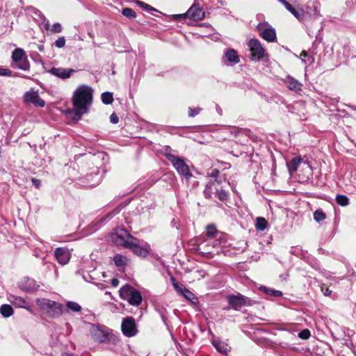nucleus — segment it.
I'll use <instances>...</instances> for the list:
<instances>
[{
	"label": "nucleus",
	"instance_id": "f257e3e1",
	"mask_svg": "<svg viewBox=\"0 0 356 356\" xmlns=\"http://www.w3.org/2000/svg\"><path fill=\"white\" fill-rule=\"evenodd\" d=\"M92 90L87 86H79L74 92L72 104L74 109L66 112L68 118L78 122L84 113L88 111V106L92 101Z\"/></svg>",
	"mask_w": 356,
	"mask_h": 356
},
{
	"label": "nucleus",
	"instance_id": "f03ea898",
	"mask_svg": "<svg viewBox=\"0 0 356 356\" xmlns=\"http://www.w3.org/2000/svg\"><path fill=\"white\" fill-rule=\"evenodd\" d=\"M36 304L45 314L53 318L60 316L63 312L62 304L49 299H37Z\"/></svg>",
	"mask_w": 356,
	"mask_h": 356
},
{
	"label": "nucleus",
	"instance_id": "7ed1b4c3",
	"mask_svg": "<svg viewBox=\"0 0 356 356\" xmlns=\"http://www.w3.org/2000/svg\"><path fill=\"white\" fill-rule=\"evenodd\" d=\"M120 296L131 305L138 306L143 300L140 293L131 285H124L120 290Z\"/></svg>",
	"mask_w": 356,
	"mask_h": 356
},
{
	"label": "nucleus",
	"instance_id": "20e7f679",
	"mask_svg": "<svg viewBox=\"0 0 356 356\" xmlns=\"http://www.w3.org/2000/svg\"><path fill=\"white\" fill-rule=\"evenodd\" d=\"M165 157L169 161L171 162L177 172L179 175L184 176L187 181L192 177V174L189 170V168L185 163L184 159L170 153H166Z\"/></svg>",
	"mask_w": 356,
	"mask_h": 356
},
{
	"label": "nucleus",
	"instance_id": "39448f33",
	"mask_svg": "<svg viewBox=\"0 0 356 356\" xmlns=\"http://www.w3.org/2000/svg\"><path fill=\"white\" fill-rule=\"evenodd\" d=\"M206 235L207 236V243H211L215 247L224 245L225 243V235L224 233L217 230L213 224H209L207 226Z\"/></svg>",
	"mask_w": 356,
	"mask_h": 356
},
{
	"label": "nucleus",
	"instance_id": "423d86ee",
	"mask_svg": "<svg viewBox=\"0 0 356 356\" xmlns=\"http://www.w3.org/2000/svg\"><path fill=\"white\" fill-rule=\"evenodd\" d=\"M111 240L116 245L127 248L131 241H136V238L127 230L120 229L111 234Z\"/></svg>",
	"mask_w": 356,
	"mask_h": 356
},
{
	"label": "nucleus",
	"instance_id": "0eeeda50",
	"mask_svg": "<svg viewBox=\"0 0 356 356\" xmlns=\"http://www.w3.org/2000/svg\"><path fill=\"white\" fill-rule=\"evenodd\" d=\"M12 59L14 62L13 67L24 71L29 70V62L25 57V52L22 49H15L12 53Z\"/></svg>",
	"mask_w": 356,
	"mask_h": 356
},
{
	"label": "nucleus",
	"instance_id": "6e6552de",
	"mask_svg": "<svg viewBox=\"0 0 356 356\" xmlns=\"http://www.w3.org/2000/svg\"><path fill=\"white\" fill-rule=\"evenodd\" d=\"M259 35L265 40L272 42L276 40V32L275 29L267 23H259L257 26Z\"/></svg>",
	"mask_w": 356,
	"mask_h": 356
},
{
	"label": "nucleus",
	"instance_id": "1a4fd4ad",
	"mask_svg": "<svg viewBox=\"0 0 356 356\" xmlns=\"http://www.w3.org/2000/svg\"><path fill=\"white\" fill-rule=\"evenodd\" d=\"M121 330L123 334L128 337L135 336L138 333L136 321L133 317L129 316L122 320Z\"/></svg>",
	"mask_w": 356,
	"mask_h": 356
},
{
	"label": "nucleus",
	"instance_id": "9d476101",
	"mask_svg": "<svg viewBox=\"0 0 356 356\" xmlns=\"http://www.w3.org/2000/svg\"><path fill=\"white\" fill-rule=\"evenodd\" d=\"M248 47L251 51L252 60H259L264 58L265 50L257 39H251L248 42Z\"/></svg>",
	"mask_w": 356,
	"mask_h": 356
},
{
	"label": "nucleus",
	"instance_id": "9b49d317",
	"mask_svg": "<svg viewBox=\"0 0 356 356\" xmlns=\"http://www.w3.org/2000/svg\"><path fill=\"white\" fill-rule=\"evenodd\" d=\"M227 299L229 305L236 310L240 309L243 306L252 305V300L250 298L241 294L229 296Z\"/></svg>",
	"mask_w": 356,
	"mask_h": 356
},
{
	"label": "nucleus",
	"instance_id": "f8f14e48",
	"mask_svg": "<svg viewBox=\"0 0 356 356\" xmlns=\"http://www.w3.org/2000/svg\"><path fill=\"white\" fill-rule=\"evenodd\" d=\"M127 249L131 250L136 255L140 257H146L150 252L151 248L149 245L145 244V245H140L138 241L132 240Z\"/></svg>",
	"mask_w": 356,
	"mask_h": 356
},
{
	"label": "nucleus",
	"instance_id": "ddd939ff",
	"mask_svg": "<svg viewBox=\"0 0 356 356\" xmlns=\"http://www.w3.org/2000/svg\"><path fill=\"white\" fill-rule=\"evenodd\" d=\"M24 100L26 102L33 104L35 106L41 108L44 107L45 104L44 101L40 97L38 92L33 90L26 92Z\"/></svg>",
	"mask_w": 356,
	"mask_h": 356
},
{
	"label": "nucleus",
	"instance_id": "4468645a",
	"mask_svg": "<svg viewBox=\"0 0 356 356\" xmlns=\"http://www.w3.org/2000/svg\"><path fill=\"white\" fill-rule=\"evenodd\" d=\"M75 72L73 69H66L63 67H52L49 70V72L61 79H66L71 76Z\"/></svg>",
	"mask_w": 356,
	"mask_h": 356
},
{
	"label": "nucleus",
	"instance_id": "2eb2a0df",
	"mask_svg": "<svg viewBox=\"0 0 356 356\" xmlns=\"http://www.w3.org/2000/svg\"><path fill=\"white\" fill-rule=\"evenodd\" d=\"M54 254L58 262L61 265L67 264L70 259L71 254L68 249L65 248H56Z\"/></svg>",
	"mask_w": 356,
	"mask_h": 356
},
{
	"label": "nucleus",
	"instance_id": "dca6fc26",
	"mask_svg": "<svg viewBox=\"0 0 356 356\" xmlns=\"http://www.w3.org/2000/svg\"><path fill=\"white\" fill-rule=\"evenodd\" d=\"M39 287L35 280L30 277H24L19 283V288L26 292H33Z\"/></svg>",
	"mask_w": 356,
	"mask_h": 356
},
{
	"label": "nucleus",
	"instance_id": "f3484780",
	"mask_svg": "<svg viewBox=\"0 0 356 356\" xmlns=\"http://www.w3.org/2000/svg\"><path fill=\"white\" fill-rule=\"evenodd\" d=\"M93 339L99 343H102L108 339L109 334L98 327H93L91 331Z\"/></svg>",
	"mask_w": 356,
	"mask_h": 356
},
{
	"label": "nucleus",
	"instance_id": "a211bd4d",
	"mask_svg": "<svg viewBox=\"0 0 356 356\" xmlns=\"http://www.w3.org/2000/svg\"><path fill=\"white\" fill-rule=\"evenodd\" d=\"M198 12H199V14H194L193 8H190L186 13L180 14V15H174L172 16V18L174 19L179 20V19H186V17H188L190 19L197 20V19H201V17L202 16V10H199Z\"/></svg>",
	"mask_w": 356,
	"mask_h": 356
},
{
	"label": "nucleus",
	"instance_id": "6ab92c4d",
	"mask_svg": "<svg viewBox=\"0 0 356 356\" xmlns=\"http://www.w3.org/2000/svg\"><path fill=\"white\" fill-rule=\"evenodd\" d=\"M225 58L231 65H234L239 63L240 59L237 51L234 49H228L224 53Z\"/></svg>",
	"mask_w": 356,
	"mask_h": 356
},
{
	"label": "nucleus",
	"instance_id": "aec40b11",
	"mask_svg": "<svg viewBox=\"0 0 356 356\" xmlns=\"http://www.w3.org/2000/svg\"><path fill=\"white\" fill-rule=\"evenodd\" d=\"M284 83L287 86V88L290 90H293L294 92H298L302 90V83H300L298 80L295 79L291 76H287L284 79Z\"/></svg>",
	"mask_w": 356,
	"mask_h": 356
},
{
	"label": "nucleus",
	"instance_id": "412c9836",
	"mask_svg": "<svg viewBox=\"0 0 356 356\" xmlns=\"http://www.w3.org/2000/svg\"><path fill=\"white\" fill-rule=\"evenodd\" d=\"M220 181L215 179L214 181H209L205 187L204 191V195L206 198H211L212 197V194L215 193V188L217 187V184H219Z\"/></svg>",
	"mask_w": 356,
	"mask_h": 356
},
{
	"label": "nucleus",
	"instance_id": "4be33fe9",
	"mask_svg": "<svg viewBox=\"0 0 356 356\" xmlns=\"http://www.w3.org/2000/svg\"><path fill=\"white\" fill-rule=\"evenodd\" d=\"M8 299L13 305L18 307L26 308L29 305L25 299L15 295H9Z\"/></svg>",
	"mask_w": 356,
	"mask_h": 356
},
{
	"label": "nucleus",
	"instance_id": "5701e85b",
	"mask_svg": "<svg viewBox=\"0 0 356 356\" xmlns=\"http://www.w3.org/2000/svg\"><path fill=\"white\" fill-rule=\"evenodd\" d=\"M113 261L118 268H123L129 264V259L122 254H117L113 257Z\"/></svg>",
	"mask_w": 356,
	"mask_h": 356
},
{
	"label": "nucleus",
	"instance_id": "b1692460",
	"mask_svg": "<svg viewBox=\"0 0 356 356\" xmlns=\"http://www.w3.org/2000/svg\"><path fill=\"white\" fill-rule=\"evenodd\" d=\"M302 162V159L300 156H296L293 158L289 162L287 163V167L289 169V171L291 172H296L300 164Z\"/></svg>",
	"mask_w": 356,
	"mask_h": 356
},
{
	"label": "nucleus",
	"instance_id": "393cba45",
	"mask_svg": "<svg viewBox=\"0 0 356 356\" xmlns=\"http://www.w3.org/2000/svg\"><path fill=\"white\" fill-rule=\"evenodd\" d=\"M0 314L3 317L8 318L13 314V309L10 305H2L0 307Z\"/></svg>",
	"mask_w": 356,
	"mask_h": 356
},
{
	"label": "nucleus",
	"instance_id": "a878e982",
	"mask_svg": "<svg viewBox=\"0 0 356 356\" xmlns=\"http://www.w3.org/2000/svg\"><path fill=\"white\" fill-rule=\"evenodd\" d=\"M259 289L264 292L266 294L275 296V297H280L282 296V292L278 290H275L271 288H268L264 286H260Z\"/></svg>",
	"mask_w": 356,
	"mask_h": 356
},
{
	"label": "nucleus",
	"instance_id": "bb28decb",
	"mask_svg": "<svg viewBox=\"0 0 356 356\" xmlns=\"http://www.w3.org/2000/svg\"><path fill=\"white\" fill-rule=\"evenodd\" d=\"M171 280L172 282V286L174 289L178 293L181 295H183L184 293H189L188 289H186L184 284L175 282V280L174 278H172Z\"/></svg>",
	"mask_w": 356,
	"mask_h": 356
},
{
	"label": "nucleus",
	"instance_id": "cd10ccee",
	"mask_svg": "<svg viewBox=\"0 0 356 356\" xmlns=\"http://www.w3.org/2000/svg\"><path fill=\"white\" fill-rule=\"evenodd\" d=\"M102 101L105 104H111L113 102V93L110 92H104L101 96Z\"/></svg>",
	"mask_w": 356,
	"mask_h": 356
},
{
	"label": "nucleus",
	"instance_id": "c85d7f7f",
	"mask_svg": "<svg viewBox=\"0 0 356 356\" xmlns=\"http://www.w3.org/2000/svg\"><path fill=\"white\" fill-rule=\"evenodd\" d=\"M337 203L342 207H345L349 204V199L345 195H337L336 197Z\"/></svg>",
	"mask_w": 356,
	"mask_h": 356
},
{
	"label": "nucleus",
	"instance_id": "c756f323",
	"mask_svg": "<svg viewBox=\"0 0 356 356\" xmlns=\"http://www.w3.org/2000/svg\"><path fill=\"white\" fill-rule=\"evenodd\" d=\"M267 221L265 218L258 217L256 222V228L258 230L264 231L267 227Z\"/></svg>",
	"mask_w": 356,
	"mask_h": 356
},
{
	"label": "nucleus",
	"instance_id": "7c9ffc66",
	"mask_svg": "<svg viewBox=\"0 0 356 356\" xmlns=\"http://www.w3.org/2000/svg\"><path fill=\"white\" fill-rule=\"evenodd\" d=\"M135 3L139 7H140L141 8H143V10H146V11H155V12H158V10L153 8L152 6H151L150 5L143 2V1H139V0H136L135 1Z\"/></svg>",
	"mask_w": 356,
	"mask_h": 356
},
{
	"label": "nucleus",
	"instance_id": "2f4dec72",
	"mask_svg": "<svg viewBox=\"0 0 356 356\" xmlns=\"http://www.w3.org/2000/svg\"><path fill=\"white\" fill-rule=\"evenodd\" d=\"M291 13L298 20H302L305 15V10L302 8H293Z\"/></svg>",
	"mask_w": 356,
	"mask_h": 356
},
{
	"label": "nucleus",
	"instance_id": "473e14b6",
	"mask_svg": "<svg viewBox=\"0 0 356 356\" xmlns=\"http://www.w3.org/2000/svg\"><path fill=\"white\" fill-rule=\"evenodd\" d=\"M215 188V194L218 197V198L221 201H225L227 200L228 196V193L225 190H219L217 187Z\"/></svg>",
	"mask_w": 356,
	"mask_h": 356
},
{
	"label": "nucleus",
	"instance_id": "72a5a7b5",
	"mask_svg": "<svg viewBox=\"0 0 356 356\" xmlns=\"http://www.w3.org/2000/svg\"><path fill=\"white\" fill-rule=\"evenodd\" d=\"M66 307H67L68 309L72 310V312H79L81 310V307L77 302L72 301L67 302L66 304Z\"/></svg>",
	"mask_w": 356,
	"mask_h": 356
},
{
	"label": "nucleus",
	"instance_id": "f704fd0d",
	"mask_svg": "<svg viewBox=\"0 0 356 356\" xmlns=\"http://www.w3.org/2000/svg\"><path fill=\"white\" fill-rule=\"evenodd\" d=\"M325 213L321 209H317L314 213V219L318 222L325 220Z\"/></svg>",
	"mask_w": 356,
	"mask_h": 356
},
{
	"label": "nucleus",
	"instance_id": "c9c22d12",
	"mask_svg": "<svg viewBox=\"0 0 356 356\" xmlns=\"http://www.w3.org/2000/svg\"><path fill=\"white\" fill-rule=\"evenodd\" d=\"M122 14L129 19H134L136 17V12L129 8H124L122 11Z\"/></svg>",
	"mask_w": 356,
	"mask_h": 356
},
{
	"label": "nucleus",
	"instance_id": "e433bc0d",
	"mask_svg": "<svg viewBox=\"0 0 356 356\" xmlns=\"http://www.w3.org/2000/svg\"><path fill=\"white\" fill-rule=\"evenodd\" d=\"M309 10L307 11V14L309 15L312 19H315L320 15L319 10L316 6L312 8H308Z\"/></svg>",
	"mask_w": 356,
	"mask_h": 356
},
{
	"label": "nucleus",
	"instance_id": "4c0bfd02",
	"mask_svg": "<svg viewBox=\"0 0 356 356\" xmlns=\"http://www.w3.org/2000/svg\"><path fill=\"white\" fill-rule=\"evenodd\" d=\"M188 293H184V294L182 296H184L187 300H188L191 301L192 302L195 303V301L197 300V298L189 290H188Z\"/></svg>",
	"mask_w": 356,
	"mask_h": 356
},
{
	"label": "nucleus",
	"instance_id": "58836bf2",
	"mask_svg": "<svg viewBox=\"0 0 356 356\" xmlns=\"http://www.w3.org/2000/svg\"><path fill=\"white\" fill-rule=\"evenodd\" d=\"M298 337L302 339H307L310 337V332L307 329L303 330L299 332Z\"/></svg>",
	"mask_w": 356,
	"mask_h": 356
},
{
	"label": "nucleus",
	"instance_id": "ea45409f",
	"mask_svg": "<svg viewBox=\"0 0 356 356\" xmlns=\"http://www.w3.org/2000/svg\"><path fill=\"white\" fill-rule=\"evenodd\" d=\"M65 44V37H60L55 42V46L58 48H62Z\"/></svg>",
	"mask_w": 356,
	"mask_h": 356
},
{
	"label": "nucleus",
	"instance_id": "a19ab883",
	"mask_svg": "<svg viewBox=\"0 0 356 356\" xmlns=\"http://www.w3.org/2000/svg\"><path fill=\"white\" fill-rule=\"evenodd\" d=\"M0 76H11L12 72L10 70L0 67Z\"/></svg>",
	"mask_w": 356,
	"mask_h": 356
},
{
	"label": "nucleus",
	"instance_id": "79ce46f5",
	"mask_svg": "<svg viewBox=\"0 0 356 356\" xmlns=\"http://www.w3.org/2000/svg\"><path fill=\"white\" fill-rule=\"evenodd\" d=\"M201 110H202V108H189V112H188L189 117L193 118V117L196 116L197 115L199 114V113L200 112Z\"/></svg>",
	"mask_w": 356,
	"mask_h": 356
},
{
	"label": "nucleus",
	"instance_id": "37998d69",
	"mask_svg": "<svg viewBox=\"0 0 356 356\" xmlns=\"http://www.w3.org/2000/svg\"><path fill=\"white\" fill-rule=\"evenodd\" d=\"M51 31H53L54 33H60L62 31V26H61L60 24H59V23L54 24L52 29H51Z\"/></svg>",
	"mask_w": 356,
	"mask_h": 356
},
{
	"label": "nucleus",
	"instance_id": "c03bdc74",
	"mask_svg": "<svg viewBox=\"0 0 356 356\" xmlns=\"http://www.w3.org/2000/svg\"><path fill=\"white\" fill-rule=\"evenodd\" d=\"M118 121H119V118L115 113H112L110 115V122L112 124H117L118 122Z\"/></svg>",
	"mask_w": 356,
	"mask_h": 356
},
{
	"label": "nucleus",
	"instance_id": "a18cd8bd",
	"mask_svg": "<svg viewBox=\"0 0 356 356\" xmlns=\"http://www.w3.org/2000/svg\"><path fill=\"white\" fill-rule=\"evenodd\" d=\"M214 346L216 349L220 353H225L226 352L227 348L224 346H221L220 343H213Z\"/></svg>",
	"mask_w": 356,
	"mask_h": 356
},
{
	"label": "nucleus",
	"instance_id": "49530a36",
	"mask_svg": "<svg viewBox=\"0 0 356 356\" xmlns=\"http://www.w3.org/2000/svg\"><path fill=\"white\" fill-rule=\"evenodd\" d=\"M31 181H32V183L35 186V187L37 188H39L40 187V184H41L40 180L35 179V178H33L31 179Z\"/></svg>",
	"mask_w": 356,
	"mask_h": 356
},
{
	"label": "nucleus",
	"instance_id": "de8ad7c7",
	"mask_svg": "<svg viewBox=\"0 0 356 356\" xmlns=\"http://www.w3.org/2000/svg\"><path fill=\"white\" fill-rule=\"evenodd\" d=\"M321 291L325 296H327L331 293V291L327 287L324 288L323 286H322Z\"/></svg>",
	"mask_w": 356,
	"mask_h": 356
},
{
	"label": "nucleus",
	"instance_id": "09e8293b",
	"mask_svg": "<svg viewBox=\"0 0 356 356\" xmlns=\"http://www.w3.org/2000/svg\"><path fill=\"white\" fill-rule=\"evenodd\" d=\"M218 174H219V171L216 169H214V170H212L211 172L210 173V177L215 178V179H217L216 177Z\"/></svg>",
	"mask_w": 356,
	"mask_h": 356
},
{
	"label": "nucleus",
	"instance_id": "8fccbe9b",
	"mask_svg": "<svg viewBox=\"0 0 356 356\" xmlns=\"http://www.w3.org/2000/svg\"><path fill=\"white\" fill-rule=\"evenodd\" d=\"M111 285H112L113 286L116 287V286H118V284H119V280H117V279H115V278H114V279L111 280Z\"/></svg>",
	"mask_w": 356,
	"mask_h": 356
},
{
	"label": "nucleus",
	"instance_id": "3c124183",
	"mask_svg": "<svg viewBox=\"0 0 356 356\" xmlns=\"http://www.w3.org/2000/svg\"><path fill=\"white\" fill-rule=\"evenodd\" d=\"M241 130L238 128L234 127L231 130V133L234 134V136H236L238 134H239Z\"/></svg>",
	"mask_w": 356,
	"mask_h": 356
},
{
	"label": "nucleus",
	"instance_id": "603ef678",
	"mask_svg": "<svg viewBox=\"0 0 356 356\" xmlns=\"http://www.w3.org/2000/svg\"><path fill=\"white\" fill-rule=\"evenodd\" d=\"M285 8L291 13L293 7L289 3L287 5H286Z\"/></svg>",
	"mask_w": 356,
	"mask_h": 356
},
{
	"label": "nucleus",
	"instance_id": "864d4df0",
	"mask_svg": "<svg viewBox=\"0 0 356 356\" xmlns=\"http://www.w3.org/2000/svg\"><path fill=\"white\" fill-rule=\"evenodd\" d=\"M300 56L306 57L307 56V53L305 51H302L300 54Z\"/></svg>",
	"mask_w": 356,
	"mask_h": 356
},
{
	"label": "nucleus",
	"instance_id": "5fc2aeb1",
	"mask_svg": "<svg viewBox=\"0 0 356 356\" xmlns=\"http://www.w3.org/2000/svg\"><path fill=\"white\" fill-rule=\"evenodd\" d=\"M192 8H193L194 14H199L198 11L200 10V9L196 8H193V7H192Z\"/></svg>",
	"mask_w": 356,
	"mask_h": 356
},
{
	"label": "nucleus",
	"instance_id": "6e6d98bb",
	"mask_svg": "<svg viewBox=\"0 0 356 356\" xmlns=\"http://www.w3.org/2000/svg\"><path fill=\"white\" fill-rule=\"evenodd\" d=\"M217 111L220 114H221L222 110L219 107H218Z\"/></svg>",
	"mask_w": 356,
	"mask_h": 356
},
{
	"label": "nucleus",
	"instance_id": "4d7b16f0",
	"mask_svg": "<svg viewBox=\"0 0 356 356\" xmlns=\"http://www.w3.org/2000/svg\"><path fill=\"white\" fill-rule=\"evenodd\" d=\"M115 213H112L111 214H109V218H112L113 216H115Z\"/></svg>",
	"mask_w": 356,
	"mask_h": 356
},
{
	"label": "nucleus",
	"instance_id": "13d9d810",
	"mask_svg": "<svg viewBox=\"0 0 356 356\" xmlns=\"http://www.w3.org/2000/svg\"><path fill=\"white\" fill-rule=\"evenodd\" d=\"M289 3V2H287L286 0L284 3H282V4L284 6V7L286 6V5H287Z\"/></svg>",
	"mask_w": 356,
	"mask_h": 356
},
{
	"label": "nucleus",
	"instance_id": "bf43d9fd",
	"mask_svg": "<svg viewBox=\"0 0 356 356\" xmlns=\"http://www.w3.org/2000/svg\"><path fill=\"white\" fill-rule=\"evenodd\" d=\"M279 2H280L282 4L285 1V0H277Z\"/></svg>",
	"mask_w": 356,
	"mask_h": 356
},
{
	"label": "nucleus",
	"instance_id": "052dcab7",
	"mask_svg": "<svg viewBox=\"0 0 356 356\" xmlns=\"http://www.w3.org/2000/svg\"><path fill=\"white\" fill-rule=\"evenodd\" d=\"M39 49H40V50H42V47H39Z\"/></svg>",
	"mask_w": 356,
	"mask_h": 356
}]
</instances>
